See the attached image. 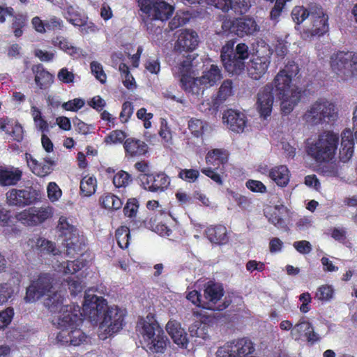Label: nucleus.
Segmentation results:
<instances>
[{"instance_id":"f257e3e1","label":"nucleus","mask_w":357,"mask_h":357,"mask_svg":"<svg viewBox=\"0 0 357 357\" xmlns=\"http://www.w3.org/2000/svg\"><path fill=\"white\" fill-rule=\"evenodd\" d=\"M298 73V64L290 61L274 78L275 97L281 101V110L284 114H290L301 100V91L297 87L291 88V86L292 78Z\"/></svg>"},{"instance_id":"f03ea898","label":"nucleus","mask_w":357,"mask_h":357,"mask_svg":"<svg viewBox=\"0 0 357 357\" xmlns=\"http://www.w3.org/2000/svg\"><path fill=\"white\" fill-rule=\"evenodd\" d=\"M143 23L149 33L160 34V24L169 20L174 13V7L163 0H139Z\"/></svg>"},{"instance_id":"7ed1b4c3","label":"nucleus","mask_w":357,"mask_h":357,"mask_svg":"<svg viewBox=\"0 0 357 357\" xmlns=\"http://www.w3.org/2000/svg\"><path fill=\"white\" fill-rule=\"evenodd\" d=\"M234 40H229L222 46L220 58L227 72L238 75L245 69V60L249 56L248 47L245 43H238L234 49Z\"/></svg>"},{"instance_id":"20e7f679","label":"nucleus","mask_w":357,"mask_h":357,"mask_svg":"<svg viewBox=\"0 0 357 357\" xmlns=\"http://www.w3.org/2000/svg\"><path fill=\"white\" fill-rule=\"evenodd\" d=\"M339 143V135L333 131H324L319 135L314 142L306 146V152L317 162L332 160L336 153Z\"/></svg>"},{"instance_id":"39448f33","label":"nucleus","mask_w":357,"mask_h":357,"mask_svg":"<svg viewBox=\"0 0 357 357\" xmlns=\"http://www.w3.org/2000/svg\"><path fill=\"white\" fill-rule=\"evenodd\" d=\"M64 296L59 291L50 295L46 299L45 306L52 313H59L56 323L59 326H66L70 324H78L80 321L79 315V306L74 303L64 305Z\"/></svg>"},{"instance_id":"423d86ee","label":"nucleus","mask_w":357,"mask_h":357,"mask_svg":"<svg viewBox=\"0 0 357 357\" xmlns=\"http://www.w3.org/2000/svg\"><path fill=\"white\" fill-rule=\"evenodd\" d=\"M146 344L144 348L152 353H163L166 348L167 337L156 321H139L136 327Z\"/></svg>"},{"instance_id":"0eeeda50","label":"nucleus","mask_w":357,"mask_h":357,"mask_svg":"<svg viewBox=\"0 0 357 357\" xmlns=\"http://www.w3.org/2000/svg\"><path fill=\"white\" fill-rule=\"evenodd\" d=\"M337 116L335 105L325 99L313 102L303 115V120L312 126L335 121Z\"/></svg>"},{"instance_id":"6e6552de","label":"nucleus","mask_w":357,"mask_h":357,"mask_svg":"<svg viewBox=\"0 0 357 357\" xmlns=\"http://www.w3.org/2000/svg\"><path fill=\"white\" fill-rule=\"evenodd\" d=\"M126 312L121 308L116 307H108L98 321L101 339H106L122 329Z\"/></svg>"},{"instance_id":"1a4fd4ad","label":"nucleus","mask_w":357,"mask_h":357,"mask_svg":"<svg viewBox=\"0 0 357 357\" xmlns=\"http://www.w3.org/2000/svg\"><path fill=\"white\" fill-rule=\"evenodd\" d=\"M109 306L106 299L96 295H86L82 308L79 307V317L88 319L93 325H98L105 311Z\"/></svg>"},{"instance_id":"9d476101","label":"nucleus","mask_w":357,"mask_h":357,"mask_svg":"<svg viewBox=\"0 0 357 357\" xmlns=\"http://www.w3.org/2000/svg\"><path fill=\"white\" fill-rule=\"evenodd\" d=\"M255 351V344L250 338L243 337L227 342L218 348L217 357H248Z\"/></svg>"},{"instance_id":"9b49d317","label":"nucleus","mask_w":357,"mask_h":357,"mask_svg":"<svg viewBox=\"0 0 357 357\" xmlns=\"http://www.w3.org/2000/svg\"><path fill=\"white\" fill-rule=\"evenodd\" d=\"M6 198L9 206L24 208L39 202L40 194L31 186L24 189L12 188L6 193Z\"/></svg>"},{"instance_id":"f8f14e48","label":"nucleus","mask_w":357,"mask_h":357,"mask_svg":"<svg viewBox=\"0 0 357 357\" xmlns=\"http://www.w3.org/2000/svg\"><path fill=\"white\" fill-rule=\"evenodd\" d=\"M222 28L225 31L234 33L239 37L250 36L259 30L256 21L252 17H244L234 20H226Z\"/></svg>"},{"instance_id":"ddd939ff","label":"nucleus","mask_w":357,"mask_h":357,"mask_svg":"<svg viewBox=\"0 0 357 357\" xmlns=\"http://www.w3.org/2000/svg\"><path fill=\"white\" fill-rule=\"evenodd\" d=\"M53 278L50 273H41L26 288L24 300L26 303L38 301L52 288Z\"/></svg>"},{"instance_id":"4468645a","label":"nucleus","mask_w":357,"mask_h":357,"mask_svg":"<svg viewBox=\"0 0 357 357\" xmlns=\"http://www.w3.org/2000/svg\"><path fill=\"white\" fill-rule=\"evenodd\" d=\"M52 215L51 207H29L15 215L17 221L26 226H36Z\"/></svg>"},{"instance_id":"2eb2a0df","label":"nucleus","mask_w":357,"mask_h":357,"mask_svg":"<svg viewBox=\"0 0 357 357\" xmlns=\"http://www.w3.org/2000/svg\"><path fill=\"white\" fill-rule=\"evenodd\" d=\"M353 131L344 129L341 134L342 141L340 149V160L343 162L349 161L353 155L354 139L357 143V106L353 112Z\"/></svg>"},{"instance_id":"dca6fc26","label":"nucleus","mask_w":357,"mask_h":357,"mask_svg":"<svg viewBox=\"0 0 357 357\" xmlns=\"http://www.w3.org/2000/svg\"><path fill=\"white\" fill-rule=\"evenodd\" d=\"M83 319L80 317L78 324H70L66 326H59L61 331L56 335V340L62 344L79 346L85 342L88 336L77 327L82 324Z\"/></svg>"},{"instance_id":"f3484780","label":"nucleus","mask_w":357,"mask_h":357,"mask_svg":"<svg viewBox=\"0 0 357 357\" xmlns=\"http://www.w3.org/2000/svg\"><path fill=\"white\" fill-rule=\"evenodd\" d=\"M57 229L61 233V236L64 237L63 240L68 255H73L74 252H77L80 250L81 243L77 234V229L68 222L67 218L64 216L60 217Z\"/></svg>"},{"instance_id":"a211bd4d","label":"nucleus","mask_w":357,"mask_h":357,"mask_svg":"<svg viewBox=\"0 0 357 357\" xmlns=\"http://www.w3.org/2000/svg\"><path fill=\"white\" fill-rule=\"evenodd\" d=\"M311 28L309 30L311 36H321L328 31V16L323 8L317 3H311Z\"/></svg>"},{"instance_id":"6ab92c4d","label":"nucleus","mask_w":357,"mask_h":357,"mask_svg":"<svg viewBox=\"0 0 357 357\" xmlns=\"http://www.w3.org/2000/svg\"><path fill=\"white\" fill-rule=\"evenodd\" d=\"M290 334L294 340L299 341L305 338L310 344H314L321 339L319 334L314 331L312 324L305 317H301L298 320L294 326Z\"/></svg>"},{"instance_id":"aec40b11","label":"nucleus","mask_w":357,"mask_h":357,"mask_svg":"<svg viewBox=\"0 0 357 357\" xmlns=\"http://www.w3.org/2000/svg\"><path fill=\"white\" fill-rule=\"evenodd\" d=\"M275 94V86L272 84L264 86L257 94L256 107L261 117L266 119L272 112Z\"/></svg>"},{"instance_id":"412c9836","label":"nucleus","mask_w":357,"mask_h":357,"mask_svg":"<svg viewBox=\"0 0 357 357\" xmlns=\"http://www.w3.org/2000/svg\"><path fill=\"white\" fill-rule=\"evenodd\" d=\"M145 178L142 180V185L145 190L152 192H163L170 185V178L165 172L146 174Z\"/></svg>"},{"instance_id":"4be33fe9","label":"nucleus","mask_w":357,"mask_h":357,"mask_svg":"<svg viewBox=\"0 0 357 357\" xmlns=\"http://www.w3.org/2000/svg\"><path fill=\"white\" fill-rule=\"evenodd\" d=\"M271 63L268 55L259 56L257 54L250 61L248 74L252 79L259 80L266 73Z\"/></svg>"},{"instance_id":"5701e85b","label":"nucleus","mask_w":357,"mask_h":357,"mask_svg":"<svg viewBox=\"0 0 357 357\" xmlns=\"http://www.w3.org/2000/svg\"><path fill=\"white\" fill-rule=\"evenodd\" d=\"M199 43V36L196 31L185 29L178 35L174 45V50L180 53L191 52Z\"/></svg>"},{"instance_id":"b1692460","label":"nucleus","mask_w":357,"mask_h":357,"mask_svg":"<svg viewBox=\"0 0 357 357\" xmlns=\"http://www.w3.org/2000/svg\"><path fill=\"white\" fill-rule=\"evenodd\" d=\"M125 156L127 158H136L145 156L149 150V145L143 140L130 137L123 143Z\"/></svg>"},{"instance_id":"393cba45","label":"nucleus","mask_w":357,"mask_h":357,"mask_svg":"<svg viewBox=\"0 0 357 357\" xmlns=\"http://www.w3.org/2000/svg\"><path fill=\"white\" fill-rule=\"evenodd\" d=\"M25 158L28 167L32 173L38 176L45 177L53 171L52 167L55 165V162L51 158H46L44 162H39L30 153H27L25 154Z\"/></svg>"},{"instance_id":"a878e982","label":"nucleus","mask_w":357,"mask_h":357,"mask_svg":"<svg viewBox=\"0 0 357 357\" xmlns=\"http://www.w3.org/2000/svg\"><path fill=\"white\" fill-rule=\"evenodd\" d=\"M222 120L229 130L237 133L244 130L247 122L246 117L243 113L232 109L225 112Z\"/></svg>"},{"instance_id":"bb28decb","label":"nucleus","mask_w":357,"mask_h":357,"mask_svg":"<svg viewBox=\"0 0 357 357\" xmlns=\"http://www.w3.org/2000/svg\"><path fill=\"white\" fill-rule=\"evenodd\" d=\"M229 153L225 149H213L206 155V162L207 165L220 169V172L224 174L225 172V165L228 163Z\"/></svg>"},{"instance_id":"cd10ccee","label":"nucleus","mask_w":357,"mask_h":357,"mask_svg":"<svg viewBox=\"0 0 357 357\" xmlns=\"http://www.w3.org/2000/svg\"><path fill=\"white\" fill-rule=\"evenodd\" d=\"M166 330L175 344L181 348L188 347V334L178 321L169 320L166 325Z\"/></svg>"},{"instance_id":"c85d7f7f","label":"nucleus","mask_w":357,"mask_h":357,"mask_svg":"<svg viewBox=\"0 0 357 357\" xmlns=\"http://www.w3.org/2000/svg\"><path fill=\"white\" fill-rule=\"evenodd\" d=\"M31 70L34 74L35 83L40 89L45 90L52 86L54 80V75L47 70L43 64L33 65Z\"/></svg>"},{"instance_id":"c756f323","label":"nucleus","mask_w":357,"mask_h":357,"mask_svg":"<svg viewBox=\"0 0 357 357\" xmlns=\"http://www.w3.org/2000/svg\"><path fill=\"white\" fill-rule=\"evenodd\" d=\"M351 52L339 51L331 56V66L337 75L348 77L347 68Z\"/></svg>"},{"instance_id":"7c9ffc66","label":"nucleus","mask_w":357,"mask_h":357,"mask_svg":"<svg viewBox=\"0 0 357 357\" xmlns=\"http://www.w3.org/2000/svg\"><path fill=\"white\" fill-rule=\"evenodd\" d=\"M233 93V82L231 79H225L220 85L218 91L215 96L211 98V105L208 107L209 110L213 112L218 111L220 105H222Z\"/></svg>"},{"instance_id":"2f4dec72","label":"nucleus","mask_w":357,"mask_h":357,"mask_svg":"<svg viewBox=\"0 0 357 357\" xmlns=\"http://www.w3.org/2000/svg\"><path fill=\"white\" fill-rule=\"evenodd\" d=\"M225 291L222 285L213 281L208 282L204 286V302H208V306H212L213 309L215 305L224 296Z\"/></svg>"},{"instance_id":"473e14b6","label":"nucleus","mask_w":357,"mask_h":357,"mask_svg":"<svg viewBox=\"0 0 357 357\" xmlns=\"http://www.w3.org/2000/svg\"><path fill=\"white\" fill-rule=\"evenodd\" d=\"M22 175V171L17 167L0 166V185H16L21 181Z\"/></svg>"},{"instance_id":"72a5a7b5","label":"nucleus","mask_w":357,"mask_h":357,"mask_svg":"<svg viewBox=\"0 0 357 357\" xmlns=\"http://www.w3.org/2000/svg\"><path fill=\"white\" fill-rule=\"evenodd\" d=\"M208 241L217 245H225L229 242L227 229L222 225H210L205 231Z\"/></svg>"},{"instance_id":"f704fd0d","label":"nucleus","mask_w":357,"mask_h":357,"mask_svg":"<svg viewBox=\"0 0 357 357\" xmlns=\"http://www.w3.org/2000/svg\"><path fill=\"white\" fill-rule=\"evenodd\" d=\"M268 176L280 187L287 186L289 182L290 174L285 165H280L272 168L269 171Z\"/></svg>"},{"instance_id":"c9c22d12","label":"nucleus","mask_w":357,"mask_h":357,"mask_svg":"<svg viewBox=\"0 0 357 357\" xmlns=\"http://www.w3.org/2000/svg\"><path fill=\"white\" fill-rule=\"evenodd\" d=\"M181 86L183 90L187 93H192L193 94H199L201 91H203L204 87H201V85H204L201 81L200 78H194L190 76H184L180 79Z\"/></svg>"},{"instance_id":"e433bc0d","label":"nucleus","mask_w":357,"mask_h":357,"mask_svg":"<svg viewBox=\"0 0 357 357\" xmlns=\"http://www.w3.org/2000/svg\"><path fill=\"white\" fill-rule=\"evenodd\" d=\"M100 206L107 210L117 211L121 208L123 201L116 195L106 192L99 199Z\"/></svg>"},{"instance_id":"4c0bfd02","label":"nucleus","mask_w":357,"mask_h":357,"mask_svg":"<svg viewBox=\"0 0 357 357\" xmlns=\"http://www.w3.org/2000/svg\"><path fill=\"white\" fill-rule=\"evenodd\" d=\"M222 78L220 68L215 64H212L208 70L204 73L201 77V81L204 87L212 86Z\"/></svg>"},{"instance_id":"58836bf2","label":"nucleus","mask_w":357,"mask_h":357,"mask_svg":"<svg viewBox=\"0 0 357 357\" xmlns=\"http://www.w3.org/2000/svg\"><path fill=\"white\" fill-rule=\"evenodd\" d=\"M11 17H13V20L10 26L13 29V34L16 38H20L24 33L23 29L27 25L28 17L26 14H15V13L13 16Z\"/></svg>"},{"instance_id":"ea45409f","label":"nucleus","mask_w":357,"mask_h":357,"mask_svg":"<svg viewBox=\"0 0 357 357\" xmlns=\"http://www.w3.org/2000/svg\"><path fill=\"white\" fill-rule=\"evenodd\" d=\"M209 326L200 321H196L189 327V332L191 337H199L202 340H206L209 337Z\"/></svg>"},{"instance_id":"a19ab883","label":"nucleus","mask_w":357,"mask_h":357,"mask_svg":"<svg viewBox=\"0 0 357 357\" xmlns=\"http://www.w3.org/2000/svg\"><path fill=\"white\" fill-rule=\"evenodd\" d=\"M97 188V180L93 176H85L80 181L81 194L85 197L93 195Z\"/></svg>"},{"instance_id":"79ce46f5","label":"nucleus","mask_w":357,"mask_h":357,"mask_svg":"<svg viewBox=\"0 0 357 357\" xmlns=\"http://www.w3.org/2000/svg\"><path fill=\"white\" fill-rule=\"evenodd\" d=\"M194 58L192 55L188 54L183 61L177 63L175 67V74L181 78L184 76H190L192 70V61Z\"/></svg>"},{"instance_id":"37998d69","label":"nucleus","mask_w":357,"mask_h":357,"mask_svg":"<svg viewBox=\"0 0 357 357\" xmlns=\"http://www.w3.org/2000/svg\"><path fill=\"white\" fill-rule=\"evenodd\" d=\"M311 15V3L307 8L303 6H295L291 11V17L293 21L297 24L303 22L307 18Z\"/></svg>"},{"instance_id":"c03bdc74","label":"nucleus","mask_w":357,"mask_h":357,"mask_svg":"<svg viewBox=\"0 0 357 357\" xmlns=\"http://www.w3.org/2000/svg\"><path fill=\"white\" fill-rule=\"evenodd\" d=\"M52 44L63 52H66L70 55H73L77 53L75 47L73 46L63 36H57L52 39Z\"/></svg>"},{"instance_id":"a18cd8bd","label":"nucleus","mask_w":357,"mask_h":357,"mask_svg":"<svg viewBox=\"0 0 357 357\" xmlns=\"http://www.w3.org/2000/svg\"><path fill=\"white\" fill-rule=\"evenodd\" d=\"M115 236L118 245L121 249H126L130 238V229L127 226H121L116 230Z\"/></svg>"},{"instance_id":"49530a36","label":"nucleus","mask_w":357,"mask_h":357,"mask_svg":"<svg viewBox=\"0 0 357 357\" xmlns=\"http://www.w3.org/2000/svg\"><path fill=\"white\" fill-rule=\"evenodd\" d=\"M206 123L195 118H192L188 121V129L195 137H202L204 134Z\"/></svg>"},{"instance_id":"de8ad7c7","label":"nucleus","mask_w":357,"mask_h":357,"mask_svg":"<svg viewBox=\"0 0 357 357\" xmlns=\"http://www.w3.org/2000/svg\"><path fill=\"white\" fill-rule=\"evenodd\" d=\"M186 298L197 307L207 310H213L212 306L207 305L208 302H204V299H202L201 294L197 290L189 291L186 296Z\"/></svg>"},{"instance_id":"09e8293b","label":"nucleus","mask_w":357,"mask_h":357,"mask_svg":"<svg viewBox=\"0 0 357 357\" xmlns=\"http://www.w3.org/2000/svg\"><path fill=\"white\" fill-rule=\"evenodd\" d=\"M131 181L130 174L123 170L118 172L113 177V184L117 188H125Z\"/></svg>"},{"instance_id":"8fccbe9b","label":"nucleus","mask_w":357,"mask_h":357,"mask_svg":"<svg viewBox=\"0 0 357 357\" xmlns=\"http://www.w3.org/2000/svg\"><path fill=\"white\" fill-rule=\"evenodd\" d=\"M334 294L333 287L330 285H321L319 287L315 294V298L322 302H326L330 301Z\"/></svg>"},{"instance_id":"3c124183","label":"nucleus","mask_w":357,"mask_h":357,"mask_svg":"<svg viewBox=\"0 0 357 357\" xmlns=\"http://www.w3.org/2000/svg\"><path fill=\"white\" fill-rule=\"evenodd\" d=\"M265 215L268 218V222L274 225L278 229H286L287 228L284 220L279 215L278 211L276 209L266 212Z\"/></svg>"},{"instance_id":"603ef678","label":"nucleus","mask_w":357,"mask_h":357,"mask_svg":"<svg viewBox=\"0 0 357 357\" xmlns=\"http://www.w3.org/2000/svg\"><path fill=\"white\" fill-rule=\"evenodd\" d=\"M201 172L207 177L210 178L213 181L219 185L223 184V180L221 176L220 169H215V167H208L201 169Z\"/></svg>"},{"instance_id":"864d4df0","label":"nucleus","mask_w":357,"mask_h":357,"mask_svg":"<svg viewBox=\"0 0 357 357\" xmlns=\"http://www.w3.org/2000/svg\"><path fill=\"white\" fill-rule=\"evenodd\" d=\"M139 208V202L136 198L128 199L124 208V215L129 218H135Z\"/></svg>"},{"instance_id":"5fc2aeb1","label":"nucleus","mask_w":357,"mask_h":357,"mask_svg":"<svg viewBox=\"0 0 357 357\" xmlns=\"http://www.w3.org/2000/svg\"><path fill=\"white\" fill-rule=\"evenodd\" d=\"M91 70L92 74L95 76L101 84H105L107 80V75L103 70L102 66L98 61H92L90 63Z\"/></svg>"},{"instance_id":"6e6d98bb","label":"nucleus","mask_w":357,"mask_h":357,"mask_svg":"<svg viewBox=\"0 0 357 357\" xmlns=\"http://www.w3.org/2000/svg\"><path fill=\"white\" fill-rule=\"evenodd\" d=\"M199 176V172L195 169H181L178 174V177L189 183L195 182Z\"/></svg>"},{"instance_id":"4d7b16f0","label":"nucleus","mask_w":357,"mask_h":357,"mask_svg":"<svg viewBox=\"0 0 357 357\" xmlns=\"http://www.w3.org/2000/svg\"><path fill=\"white\" fill-rule=\"evenodd\" d=\"M249 8L250 5L247 0H231L229 10H233L236 14H245Z\"/></svg>"},{"instance_id":"13d9d810","label":"nucleus","mask_w":357,"mask_h":357,"mask_svg":"<svg viewBox=\"0 0 357 357\" xmlns=\"http://www.w3.org/2000/svg\"><path fill=\"white\" fill-rule=\"evenodd\" d=\"M126 133L121 130H115L112 131L106 137V142H111L113 144H123L127 139Z\"/></svg>"},{"instance_id":"bf43d9fd","label":"nucleus","mask_w":357,"mask_h":357,"mask_svg":"<svg viewBox=\"0 0 357 357\" xmlns=\"http://www.w3.org/2000/svg\"><path fill=\"white\" fill-rule=\"evenodd\" d=\"M160 130L158 134L160 137L164 140V142L168 143L172 139V134L169 126H168L167 121L161 118L160 120Z\"/></svg>"},{"instance_id":"052dcab7","label":"nucleus","mask_w":357,"mask_h":357,"mask_svg":"<svg viewBox=\"0 0 357 357\" xmlns=\"http://www.w3.org/2000/svg\"><path fill=\"white\" fill-rule=\"evenodd\" d=\"M134 107L132 103L129 101L124 102L119 114L121 122L123 123H127L132 115Z\"/></svg>"},{"instance_id":"680f3d73","label":"nucleus","mask_w":357,"mask_h":357,"mask_svg":"<svg viewBox=\"0 0 357 357\" xmlns=\"http://www.w3.org/2000/svg\"><path fill=\"white\" fill-rule=\"evenodd\" d=\"M14 316V310L12 307H7L0 312V331L6 328L11 322Z\"/></svg>"},{"instance_id":"e2e57ef3","label":"nucleus","mask_w":357,"mask_h":357,"mask_svg":"<svg viewBox=\"0 0 357 357\" xmlns=\"http://www.w3.org/2000/svg\"><path fill=\"white\" fill-rule=\"evenodd\" d=\"M47 197L51 202H55L62 195V191L55 182L49 183L47 188Z\"/></svg>"},{"instance_id":"0e129e2a","label":"nucleus","mask_w":357,"mask_h":357,"mask_svg":"<svg viewBox=\"0 0 357 357\" xmlns=\"http://www.w3.org/2000/svg\"><path fill=\"white\" fill-rule=\"evenodd\" d=\"M84 100L77 98L62 104V107L66 111L77 112L84 105Z\"/></svg>"},{"instance_id":"69168bd1","label":"nucleus","mask_w":357,"mask_h":357,"mask_svg":"<svg viewBox=\"0 0 357 357\" xmlns=\"http://www.w3.org/2000/svg\"><path fill=\"white\" fill-rule=\"evenodd\" d=\"M245 186L253 192L265 193L267 190L266 185L261 181L257 180H248Z\"/></svg>"},{"instance_id":"338daca9","label":"nucleus","mask_w":357,"mask_h":357,"mask_svg":"<svg viewBox=\"0 0 357 357\" xmlns=\"http://www.w3.org/2000/svg\"><path fill=\"white\" fill-rule=\"evenodd\" d=\"M13 292V289L10 284L3 283L0 284V305L6 303L11 298Z\"/></svg>"},{"instance_id":"774afa93","label":"nucleus","mask_w":357,"mask_h":357,"mask_svg":"<svg viewBox=\"0 0 357 357\" xmlns=\"http://www.w3.org/2000/svg\"><path fill=\"white\" fill-rule=\"evenodd\" d=\"M71 295L76 296L82 291V282L79 278H69L66 281Z\"/></svg>"}]
</instances>
